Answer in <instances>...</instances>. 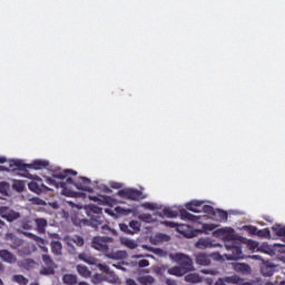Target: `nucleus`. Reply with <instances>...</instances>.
<instances>
[{
    "label": "nucleus",
    "instance_id": "f257e3e1",
    "mask_svg": "<svg viewBox=\"0 0 285 285\" xmlns=\"http://www.w3.org/2000/svg\"><path fill=\"white\" fill-rule=\"evenodd\" d=\"M46 184L48 186H53L55 188H62L66 190L68 186H75L78 190H86L91 193L92 188L90 187V178L79 177L77 180H73L72 177H77V171L72 169L56 170L52 173V178L43 176Z\"/></svg>",
    "mask_w": 285,
    "mask_h": 285
},
{
    "label": "nucleus",
    "instance_id": "f03ea898",
    "mask_svg": "<svg viewBox=\"0 0 285 285\" xmlns=\"http://www.w3.org/2000/svg\"><path fill=\"white\" fill-rule=\"evenodd\" d=\"M0 170H8V173H17L20 177L32 179L28 183V187L32 193H37V181L35 180V170L37 166L23 164L21 160H10L4 166H0Z\"/></svg>",
    "mask_w": 285,
    "mask_h": 285
},
{
    "label": "nucleus",
    "instance_id": "7ed1b4c3",
    "mask_svg": "<svg viewBox=\"0 0 285 285\" xmlns=\"http://www.w3.org/2000/svg\"><path fill=\"white\" fill-rule=\"evenodd\" d=\"M220 235H223L225 239V247L228 250V254L226 255L227 259L229 262L237 261V259H244V253L242 252V242L239 239L235 238V229L229 228L226 229H219L218 232Z\"/></svg>",
    "mask_w": 285,
    "mask_h": 285
},
{
    "label": "nucleus",
    "instance_id": "20e7f679",
    "mask_svg": "<svg viewBox=\"0 0 285 285\" xmlns=\"http://www.w3.org/2000/svg\"><path fill=\"white\" fill-rule=\"evenodd\" d=\"M88 216L90 217V219L73 218L72 222L75 226H80V228L83 226H91V228H95V230H99V227L101 226V224H104V220L101 219V208L92 205L91 207H89Z\"/></svg>",
    "mask_w": 285,
    "mask_h": 285
},
{
    "label": "nucleus",
    "instance_id": "39448f33",
    "mask_svg": "<svg viewBox=\"0 0 285 285\" xmlns=\"http://www.w3.org/2000/svg\"><path fill=\"white\" fill-rule=\"evenodd\" d=\"M112 242H114L112 237L96 236V237H94V239L91 242V246L96 250H100V253H108V250H109L108 244H112Z\"/></svg>",
    "mask_w": 285,
    "mask_h": 285
},
{
    "label": "nucleus",
    "instance_id": "423d86ee",
    "mask_svg": "<svg viewBox=\"0 0 285 285\" xmlns=\"http://www.w3.org/2000/svg\"><path fill=\"white\" fill-rule=\"evenodd\" d=\"M118 197L130 199L131 202H139L140 199H144V193L138 189L125 188L118 191Z\"/></svg>",
    "mask_w": 285,
    "mask_h": 285
},
{
    "label": "nucleus",
    "instance_id": "0eeeda50",
    "mask_svg": "<svg viewBox=\"0 0 285 285\" xmlns=\"http://www.w3.org/2000/svg\"><path fill=\"white\" fill-rule=\"evenodd\" d=\"M169 257L174 259L176 264H179V266L184 268L186 273H188V271L193 268V259H190V257H188L186 254L176 253V254H170Z\"/></svg>",
    "mask_w": 285,
    "mask_h": 285
},
{
    "label": "nucleus",
    "instance_id": "6e6552de",
    "mask_svg": "<svg viewBox=\"0 0 285 285\" xmlns=\"http://www.w3.org/2000/svg\"><path fill=\"white\" fill-rule=\"evenodd\" d=\"M42 261L46 267L40 271V275H55V268H57L55 261L49 255H42Z\"/></svg>",
    "mask_w": 285,
    "mask_h": 285
},
{
    "label": "nucleus",
    "instance_id": "1a4fd4ad",
    "mask_svg": "<svg viewBox=\"0 0 285 285\" xmlns=\"http://www.w3.org/2000/svg\"><path fill=\"white\" fill-rule=\"evenodd\" d=\"M239 285L242 284V277L237 275L220 277L216 281L215 285Z\"/></svg>",
    "mask_w": 285,
    "mask_h": 285
},
{
    "label": "nucleus",
    "instance_id": "9d476101",
    "mask_svg": "<svg viewBox=\"0 0 285 285\" xmlns=\"http://www.w3.org/2000/svg\"><path fill=\"white\" fill-rule=\"evenodd\" d=\"M0 215L7 222H14V219H19V213L10 209L9 207H0Z\"/></svg>",
    "mask_w": 285,
    "mask_h": 285
},
{
    "label": "nucleus",
    "instance_id": "9b49d317",
    "mask_svg": "<svg viewBox=\"0 0 285 285\" xmlns=\"http://www.w3.org/2000/svg\"><path fill=\"white\" fill-rule=\"evenodd\" d=\"M163 224L165 226H168L169 228H176L177 233H180V235H184L185 237H189L188 233H186V229L188 228V225H184V224L178 225L175 222H168V220H165Z\"/></svg>",
    "mask_w": 285,
    "mask_h": 285
},
{
    "label": "nucleus",
    "instance_id": "f8f14e48",
    "mask_svg": "<svg viewBox=\"0 0 285 285\" xmlns=\"http://www.w3.org/2000/svg\"><path fill=\"white\" fill-rule=\"evenodd\" d=\"M233 268L236 273H240L242 275H250V265L246 263H235L233 264Z\"/></svg>",
    "mask_w": 285,
    "mask_h": 285
},
{
    "label": "nucleus",
    "instance_id": "ddd939ff",
    "mask_svg": "<svg viewBox=\"0 0 285 285\" xmlns=\"http://www.w3.org/2000/svg\"><path fill=\"white\" fill-rule=\"evenodd\" d=\"M202 206H204V200H191L186 204V208L190 213H202Z\"/></svg>",
    "mask_w": 285,
    "mask_h": 285
},
{
    "label": "nucleus",
    "instance_id": "4468645a",
    "mask_svg": "<svg viewBox=\"0 0 285 285\" xmlns=\"http://www.w3.org/2000/svg\"><path fill=\"white\" fill-rule=\"evenodd\" d=\"M37 170H47L48 175H51L57 170H61V169H55V170H50V161L48 160H43V159H38L37 160Z\"/></svg>",
    "mask_w": 285,
    "mask_h": 285
},
{
    "label": "nucleus",
    "instance_id": "2eb2a0df",
    "mask_svg": "<svg viewBox=\"0 0 285 285\" xmlns=\"http://www.w3.org/2000/svg\"><path fill=\"white\" fill-rule=\"evenodd\" d=\"M195 262L199 266H210V256L205 253H199L196 255Z\"/></svg>",
    "mask_w": 285,
    "mask_h": 285
},
{
    "label": "nucleus",
    "instance_id": "dca6fc26",
    "mask_svg": "<svg viewBox=\"0 0 285 285\" xmlns=\"http://www.w3.org/2000/svg\"><path fill=\"white\" fill-rule=\"evenodd\" d=\"M0 259L7 262V264H14V262H17V257L8 252V249L0 250Z\"/></svg>",
    "mask_w": 285,
    "mask_h": 285
},
{
    "label": "nucleus",
    "instance_id": "f3484780",
    "mask_svg": "<svg viewBox=\"0 0 285 285\" xmlns=\"http://www.w3.org/2000/svg\"><path fill=\"white\" fill-rule=\"evenodd\" d=\"M65 240L68 246H72V244H76V246H83V244H86L83 237L77 235L73 237L67 236Z\"/></svg>",
    "mask_w": 285,
    "mask_h": 285
},
{
    "label": "nucleus",
    "instance_id": "a211bd4d",
    "mask_svg": "<svg viewBox=\"0 0 285 285\" xmlns=\"http://www.w3.org/2000/svg\"><path fill=\"white\" fill-rule=\"evenodd\" d=\"M196 248H199L200 250H204L205 248H215V244H213L210 238H200L196 243Z\"/></svg>",
    "mask_w": 285,
    "mask_h": 285
},
{
    "label": "nucleus",
    "instance_id": "6ab92c4d",
    "mask_svg": "<svg viewBox=\"0 0 285 285\" xmlns=\"http://www.w3.org/2000/svg\"><path fill=\"white\" fill-rule=\"evenodd\" d=\"M261 273L264 277H273V274L275 273V265H271L268 263L263 264Z\"/></svg>",
    "mask_w": 285,
    "mask_h": 285
},
{
    "label": "nucleus",
    "instance_id": "aec40b11",
    "mask_svg": "<svg viewBox=\"0 0 285 285\" xmlns=\"http://www.w3.org/2000/svg\"><path fill=\"white\" fill-rule=\"evenodd\" d=\"M98 267L104 273H107V275H110L111 279H109V284H117V276L115 275V272L110 271V267L108 265L99 264Z\"/></svg>",
    "mask_w": 285,
    "mask_h": 285
},
{
    "label": "nucleus",
    "instance_id": "412c9836",
    "mask_svg": "<svg viewBox=\"0 0 285 285\" xmlns=\"http://www.w3.org/2000/svg\"><path fill=\"white\" fill-rule=\"evenodd\" d=\"M180 218L187 219V222H199V219H202V216H196V215L188 213V210H186V209H181Z\"/></svg>",
    "mask_w": 285,
    "mask_h": 285
},
{
    "label": "nucleus",
    "instance_id": "4be33fe9",
    "mask_svg": "<svg viewBox=\"0 0 285 285\" xmlns=\"http://www.w3.org/2000/svg\"><path fill=\"white\" fill-rule=\"evenodd\" d=\"M168 275H174L175 277H184L186 275V271L179 266H174L168 268L167 267Z\"/></svg>",
    "mask_w": 285,
    "mask_h": 285
},
{
    "label": "nucleus",
    "instance_id": "5701e85b",
    "mask_svg": "<svg viewBox=\"0 0 285 285\" xmlns=\"http://www.w3.org/2000/svg\"><path fill=\"white\" fill-rule=\"evenodd\" d=\"M37 206H46V208H52L53 210H59V203L51 202L46 203V200L37 198Z\"/></svg>",
    "mask_w": 285,
    "mask_h": 285
},
{
    "label": "nucleus",
    "instance_id": "b1692460",
    "mask_svg": "<svg viewBox=\"0 0 285 285\" xmlns=\"http://www.w3.org/2000/svg\"><path fill=\"white\" fill-rule=\"evenodd\" d=\"M77 273L85 278H88L90 275H92V272H90L86 265H77Z\"/></svg>",
    "mask_w": 285,
    "mask_h": 285
},
{
    "label": "nucleus",
    "instance_id": "393cba45",
    "mask_svg": "<svg viewBox=\"0 0 285 285\" xmlns=\"http://www.w3.org/2000/svg\"><path fill=\"white\" fill-rule=\"evenodd\" d=\"M137 282H139L141 285H154L155 284V277H153L150 275L139 276L137 278Z\"/></svg>",
    "mask_w": 285,
    "mask_h": 285
},
{
    "label": "nucleus",
    "instance_id": "a878e982",
    "mask_svg": "<svg viewBox=\"0 0 285 285\" xmlns=\"http://www.w3.org/2000/svg\"><path fill=\"white\" fill-rule=\"evenodd\" d=\"M62 282H63V284H67V285H75V284H77V275H75V274H65L62 276Z\"/></svg>",
    "mask_w": 285,
    "mask_h": 285
},
{
    "label": "nucleus",
    "instance_id": "bb28decb",
    "mask_svg": "<svg viewBox=\"0 0 285 285\" xmlns=\"http://www.w3.org/2000/svg\"><path fill=\"white\" fill-rule=\"evenodd\" d=\"M63 246L61 245V242L59 240H53L51 242V252L53 255H61Z\"/></svg>",
    "mask_w": 285,
    "mask_h": 285
},
{
    "label": "nucleus",
    "instance_id": "cd10ccee",
    "mask_svg": "<svg viewBox=\"0 0 285 285\" xmlns=\"http://www.w3.org/2000/svg\"><path fill=\"white\" fill-rule=\"evenodd\" d=\"M185 279L190 284H199L202 282V276H199V274H187Z\"/></svg>",
    "mask_w": 285,
    "mask_h": 285
},
{
    "label": "nucleus",
    "instance_id": "c85d7f7f",
    "mask_svg": "<svg viewBox=\"0 0 285 285\" xmlns=\"http://www.w3.org/2000/svg\"><path fill=\"white\" fill-rule=\"evenodd\" d=\"M46 226H48V220L43 218H37V230L40 234L46 233Z\"/></svg>",
    "mask_w": 285,
    "mask_h": 285
},
{
    "label": "nucleus",
    "instance_id": "c756f323",
    "mask_svg": "<svg viewBox=\"0 0 285 285\" xmlns=\"http://www.w3.org/2000/svg\"><path fill=\"white\" fill-rule=\"evenodd\" d=\"M122 246H126L127 248H130V250H135L137 248V243L129 238H121Z\"/></svg>",
    "mask_w": 285,
    "mask_h": 285
},
{
    "label": "nucleus",
    "instance_id": "7c9ffc66",
    "mask_svg": "<svg viewBox=\"0 0 285 285\" xmlns=\"http://www.w3.org/2000/svg\"><path fill=\"white\" fill-rule=\"evenodd\" d=\"M78 259H80L81 262H85L86 264H95V258H92V256L86 254V253H81L78 255Z\"/></svg>",
    "mask_w": 285,
    "mask_h": 285
},
{
    "label": "nucleus",
    "instance_id": "2f4dec72",
    "mask_svg": "<svg viewBox=\"0 0 285 285\" xmlns=\"http://www.w3.org/2000/svg\"><path fill=\"white\" fill-rule=\"evenodd\" d=\"M102 282H108V278L106 276H104V274H95L91 277L92 284H102Z\"/></svg>",
    "mask_w": 285,
    "mask_h": 285
},
{
    "label": "nucleus",
    "instance_id": "473e14b6",
    "mask_svg": "<svg viewBox=\"0 0 285 285\" xmlns=\"http://www.w3.org/2000/svg\"><path fill=\"white\" fill-rule=\"evenodd\" d=\"M256 235L257 237H262L263 239H271V229L269 228L257 229Z\"/></svg>",
    "mask_w": 285,
    "mask_h": 285
},
{
    "label": "nucleus",
    "instance_id": "72a5a7b5",
    "mask_svg": "<svg viewBox=\"0 0 285 285\" xmlns=\"http://www.w3.org/2000/svg\"><path fill=\"white\" fill-rule=\"evenodd\" d=\"M163 215H165V217H168L169 219H173V218L177 217V215H179V213L170 209V207H165L163 209Z\"/></svg>",
    "mask_w": 285,
    "mask_h": 285
},
{
    "label": "nucleus",
    "instance_id": "f704fd0d",
    "mask_svg": "<svg viewBox=\"0 0 285 285\" xmlns=\"http://www.w3.org/2000/svg\"><path fill=\"white\" fill-rule=\"evenodd\" d=\"M12 282H16L20 285H28V278H26L23 275H13L11 277Z\"/></svg>",
    "mask_w": 285,
    "mask_h": 285
},
{
    "label": "nucleus",
    "instance_id": "c9c22d12",
    "mask_svg": "<svg viewBox=\"0 0 285 285\" xmlns=\"http://www.w3.org/2000/svg\"><path fill=\"white\" fill-rule=\"evenodd\" d=\"M200 210L202 213H206V215H213V216L217 215L215 207L210 205H204Z\"/></svg>",
    "mask_w": 285,
    "mask_h": 285
},
{
    "label": "nucleus",
    "instance_id": "e433bc0d",
    "mask_svg": "<svg viewBox=\"0 0 285 285\" xmlns=\"http://www.w3.org/2000/svg\"><path fill=\"white\" fill-rule=\"evenodd\" d=\"M273 233H275V235H277V237H282L285 233V226L283 225H274L272 227Z\"/></svg>",
    "mask_w": 285,
    "mask_h": 285
},
{
    "label": "nucleus",
    "instance_id": "4c0bfd02",
    "mask_svg": "<svg viewBox=\"0 0 285 285\" xmlns=\"http://www.w3.org/2000/svg\"><path fill=\"white\" fill-rule=\"evenodd\" d=\"M129 228H131V233H139V230H141V223L137 222V220H131L129 223Z\"/></svg>",
    "mask_w": 285,
    "mask_h": 285
},
{
    "label": "nucleus",
    "instance_id": "58836bf2",
    "mask_svg": "<svg viewBox=\"0 0 285 285\" xmlns=\"http://www.w3.org/2000/svg\"><path fill=\"white\" fill-rule=\"evenodd\" d=\"M215 217H218L220 222H226L228 219V213L223 209H216Z\"/></svg>",
    "mask_w": 285,
    "mask_h": 285
},
{
    "label": "nucleus",
    "instance_id": "ea45409f",
    "mask_svg": "<svg viewBox=\"0 0 285 285\" xmlns=\"http://www.w3.org/2000/svg\"><path fill=\"white\" fill-rule=\"evenodd\" d=\"M41 193H52V189L43 184L41 186H37V195H41Z\"/></svg>",
    "mask_w": 285,
    "mask_h": 285
},
{
    "label": "nucleus",
    "instance_id": "a19ab883",
    "mask_svg": "<svg viewBox=\"0 0 285 285\" xmlns=\"http://www.w3.org/2000/svg\"><path fill=\"white\" fill-rule=\"evenodd\" d=\"M37 244H38L39 248H41V250L43 253H47L48 247H46V240L43 238L37 237Z\"/></svg>",
    "mask_w": 285,
    "mask_h": 285
},
{
    "label": "nucleus",
    "instance_id": "79ce46f5",
    "mask_svg": "<svg viewBox=\"0 0 285 285\" xmlns=\"http://www.w3.org/2000/svg\"><path fill=\"white\" fill-rule=\"evenodd\" d=\"M166 271H168V266H166V265L155 268L156 275H160V276H164L166 274Z\"/></svg>",
    "mask_w": 285,
    "mask_h": 285
},
{
    "label": "nucleus",
    "instance_id": "37998d69",
    "mask_svg": "<svg viewBox=\"0 0 285 285\" xmlns=\"http://www.w3.org/2000/svg\"><path fill=\"white\" fill-rule=\"evenodd\" d=\"M120 230H122V233H126L127 235H135V232H132V229H130V226L126 224H120Z\"/></svg>",
    "mask_w": 285,
    "mask_h": 285
},
{
    "label": "nucleus",
    "instance_id": "c03bdc74",
    "mask_svg": "<svg viewBox=\"0 0 285 285\" xmlns=\"http://www.w3.org/2000/svg\"><path fill=\"white\" fill-rule=\"evenodd\" d=\"M215 228H217V225L215 224H203V233L215 230Z\"/></svg>",
    "mask_w": 285,
    "mask_h": 285
},
{
    "label": "nucleus",
    "instance_id": "a18cd8bd",
    "mask_svg": "<svg viewBox=\"0 0 285 285\" xmlns=\"http://www.w3.org/2000/svg\"><path fill=\"white\" fill-rule=\"evenodd\" d=\"M139 219L141 222H146L147 224H150L153 222V215H150V214H141L139 216Z\"/></svg>",
    "mask_w": 285,
    "mask_h": 285
},
{
    "label": "nucleus",
    "instance_id": "49530a36",
    "mask_svg": "<svg viewBox=\"0 0 285 285\" xmlns=\"http://www.w3.org/2000/svg\"><path fill=\"white\" fill-rule=\"evenodd\" d=\"M10 189V185L6 181L0 183V193H8Z\"/></svg>",
    "mask_w": 285,
    "mask_h": 285
},
{
    "label": "nucleus",
    "instance_id": "de8ad7c7",
    "mask_svg": "<svg viewBox=\"0 0 285 285\" xmlns=\"http://www.w3.org/2000/svg\"><path fill=\"white\" fill-rule=\"evenodd\" d=\"M245 228L247 229V233H249V235H257L258 229L256 226L250 225V226H246Z\"/></svg>",
    "mask_w": 285,
    "mask_h": 285
},
{
    "label": "nucleus",
    "instance_id": "09e8293b",
    "mask_svg": "<svg viewBox=\"0 0 285 285\" xmlns=\"http://www.w3.org/2000/svg\"><path fill=\"white\" fill-rule=\"evenodd\" d=\"M142 208H146L147 210H155L157 207L153 203H144Z\"/></svg>",
    "mask_w": 285,
    "mask_h": 285
},
{
    "label": "nucleus",
    "instance_id": "8fccbe9b",
    "mask_svg": "<svg viewBox=\"0 0 285 285\" xmlns=\"http://www.w3.org/2000/svg\"><path fill=\"white\" fill-rule=\"evenodd\" d=\"M138 266L140 268H146L147 266H150V262L148 259H141L138 262Z\"/></svg>",
    "mask_w": 285,
    "mask_h": 285
},
{
    "label": "nucleus",
    "instance_id": "3c124183",
    "mask_svg": "<svg viewBox=\"0 0 285 285\" xmlns=\"http://www.w3.org/2000/svg\"><path fill=\"white\" fill-rule=\"evenodd\" d=\"M13 188H16V190H23V181H16Z\"/></svg>",
    "mask_w": 285,
    "mask_h": 285
},
{
    "label": "nucleus",
    "instance_id": "603ef678",
    "mask_svg": "<svg viewBox=\"0 0 285 285\" xmlns=\"http://www.w3.org/2000/svg\"><path fill=\"white\" fill-rule=\"evenodd\" d=\"M165 283H166L167 285H177V281L171 279V278H166Z\"/></svg>",
    "mask_w": 285,
    "mask_h": 285
},
{
    "label": "nucleus",
    "instance_id": "864d4df0",
    "mask_svg": "<svg viewBox=\"0 0 285 285\" xmlns=\"http://www.w3.org/2000/svg\"><path fill=\"white\" fill-rule=\"evenodd\" d=\"M155 254H156V255L164 256V255H166V252H164V249H161V248H156V249H155Z\"/></svg>",
    "mask_w": 285,
    "mask_h": 285
},
{
    "label": "nucleus",
    "instance_id": "5fc2aeb1",
    "mask_svg": "<svg viewBox=\"0 0 285 285\" xmlns=\"http://www.w3.org/2000/svg\"><path fill=\"white\" fill-rule=\"evenodd\" d=\"M202 273H204L205 275H215V271L213 269H203Z\"/></svg>",
    "mask_w": 285,
    "mask_h": 285
},
{
    "label": "nucleus",
    "instance_id": "6e6d98bb",
    "mask_svg": "<svg viewBox=\"0 0 285 285\" xmlns=\"http://www.w3.org/2000/svg\"><path fill=\"white\" fill-rule=\"evenodd\" d=\"M254 282H244V278H240V283L238 285H253Z\"/></svg>",
    "mask_w": 285,
    "mask_h": 285
},
{
    "label": "nucleus",
    "instance_id": "4d7b16f0",
    "mask_svg": "<svg viewBox=\"0 0 285 285\" xmlns=\"http://www.w3.org/2000/svg\"><path fill=\"white\" fill-rule=\"evenodd\" d=\"M24 235H28V237H31L32 239H37V236L32 233H24Z\"/></svg>",
    "mask_w": 285,
    "mask_h": 285
},
{
    "label": "nucleus",
    "instance_id": "13d9d810",
    "mask_svg": "<svg viewBox=\"0 0 285 285\" xmlns=\"http://www.w3.org/2000/svg\"><path fill=\"white\" fill-rule=\"evenodd\" d=\"M101 229H102V230H112V229H110V227H109L108 225H102V226H101Z\"/></svg>",
    "mask_w": 285,
    "mask_h": 285
},
{
    "label": "nucleus",
    "instance_id": "bf43d9fd",
    "mask_svg": "<svg viewBox=\"0 0 285 285\" xmlns=\"http://www.w3.org/2000/svg\"><path fill=\"white\" fill-rule=\"evenodd\" d=\"M124 210V213H122V215H128V213H132V209H122Z\"/></svg>",
    "mask_w": 285,
    "mask_h": 285
},
{
    "label": "nucleus",
    "instance_id": "052dcab7",
    "mask_svg": "<svg viewBox=\"0 0 285 285\" xmlns=\"http://www.w3.org/2000/svg\"><path fill=\"white\" fill-rule=\"evenodd\" d=\"M267 285H282V284H279V282H276V283L269 282L267 283Z\"/></svg>",
    "mask_w": 285,
    "mask_h": 285
},
{
    "label": "nucleus",
    "instance_id": "680f3d73",
    "mask_svg": "<svg viewBox=\"0 0 285 285\" xmlns=\"http://www.w3.org/2000/svg\"><path fill=\"white\" fill-rule=\"evenodd\" d=\"M0 164H6V158L0 157Z\"/></svg>",
    "mask_w": 285,
    "mask_h": 285
},
{
    "label": "nucleus",
    "instance_id": "e2e57ef3",
    "mask_svg": "<svg viewBox=\"0 0 285 285\" xmlns=\"http://www.w3.org/2000/svg\"><path fill=\"white\" fill-rule=\"evenodd\" d=\"M2 226H6V222L0 220V228H1Z\"/></svg>",
    "mask_w": 285,
    "mask_h": 285
},
{
    "label": "nucleus",
    "instance_id": "0e129e2a",
    "mask_svg": "<svg viewBox=\"0 0 285 285\" xmlns=\"http://www.w3.org/2000/svg\"><path fill=\"white\" fill-rule=\"evenodd\" d=\"M111 188H119V186H117V183H115L114 185H111Z\"/></svg>",
    "mask_w": 285,
    "mask_h": 285
},
{
    "label": "nucleus",
    "instance_id": "69168bd1",
    "mask_svg": "<svg viewBox=\"0 0 285 285\" xmlns=\"http://www.w3.org/2000/svg\"><path fill=\"white\" fill-rule=\"evenodd\" d=\"M4 266L0 263V272L3 271Z\"/></svg>",
    "mask_w": 285,
    "mask_h": 285
},
{
    "label": "nucleus",
    "instance_id": "338daca9",
    "mask_svg": "<svg viewBox=\"0 0 285 285\" xmlns=\"http://www.w3.org/2000/svg\"><path fill=\"white\" fill-rule=\"evenodd\" d=\"M283 242H285V232L283 233V236H281Z\"/></svg>",
    "mask_w": 285,
    "mask_h": 285
},
{
    "label": "nucleus",
    "instance_id": "774afa93",
    "mask_svg": "<svg viewBox=\"0 0 285 285\" xmlns=\"http://www.w3.org/2000/svg\"><path fill=\"white\" fill-rule=\"evenodd\" d=\"M279 284L281 285H285V281H279Z\"/></svg>",
    "mask_w": 285,
    "mask_h": 285
}]
</instances>
